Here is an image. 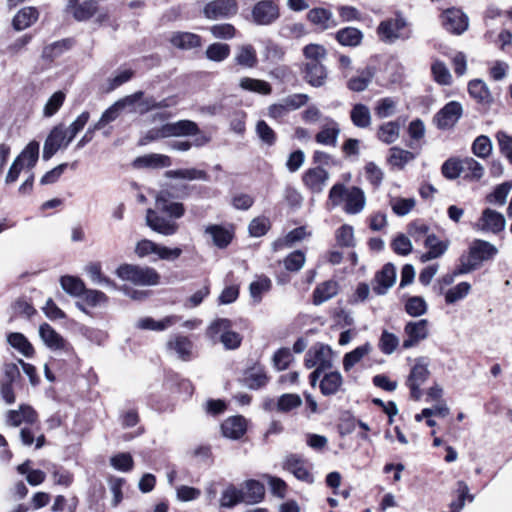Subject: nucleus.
<instances>
[{
	"instance_id": "obj_1",
	"label": "nucleus",
	"mask_w": 512,
	"mask_h": 512,
	"mask_svg": "<svg viewBox=\"0 0 512 512\" xmlns=\"http://www.w3.org/2000/svg\"><path fill=\"white\" fill-rule=\"evenodd\" d=\"M328 198L333 206H339L344 202V211L350 215L359 214L366 205V196L361 188H347L342 183H336L331 187Z\"/></svg>"
},
{
	"instance_id": "obj_2",
	"label": "nucleus",
	"mask_w": 512,
	"mask_h": 512,
	"mask_svg": "<svg viewBox=\"0 0 512 512\" xmlns=\"http://www.w3.org/2000/svg\"><path fill=\"white\" fill-rule=\"evenodd\" d=\"M498 254L495 245L482 239H475L469 246L468 252L459 257L462 269L458 272L471 273L482 266L483 262L492 260Z\"/></svg>"
},
{
	"instance_id": "obj_3",
	"label": "nucleus",
	"mask_w": 512,
	"mask_h": 512,
	"mask_svg": "<svg viewBox=\"0 0 512 512\" xmlns=\"http://www.w3.org/2000/svg\"><path fill=\"white\" fill-rule=\"evenodd\" d=\"M377 35L386 44H393L398 40H409L413 31L404 15L397 11L394 17L381 21L377 27Z\"/></svg>"
},
{
	"instance_id": "obj_4",
	"label": "nucleus",
	"mask_w": 512,
	"mask_h": 512,
	"mask_svg": "<svg viewBox=\"0 0 512 512\" xmlns=\"http://www.w3.org/2000/svg\"><path fill=\"white\" fill-rule=\"evenodd\" d=\"M116 275L136 285H156L159 282V274L154 268L140 267L132 264H122L116 269Z\"/></svg>"
},
{
	"instance_id": "obj_5",
	"label": "nucleus",
	"mask_w": 512,
	"mask_h": 512,
	"mask_svg": "<svg viewBox=\"0 0 512 512\" xmlns=\"http://www.w3.org/2000/svg\"><path fill=\"white\" fill-rule=\"evenodd\" d=\"M280 16L279 0H260L251 9L252 22L258 26H270Z\"/></svg>"
},
{
	"instance_id": "obj_6",
	"label": "nucleus",
	"mask_w": 512,
	"mask_h": 512,
	"mask_svg": "<svg viewBox=\"0 0 512 512\" xmlns=\"http://www.w3.org/2000/svg\"><path fill=\"white\" fill-rule=\"evenodd\" d=\"M429 375L428 363L424 358H418L406 381V385L410 389V397L413 400L418 401L422 397L420 387L427 381Z\"/></svg>"
},
{
	"instance_id": "obj_7",
	"label": "nucleus",
	"mask_w": 512,
	"mask_h": 512,
	"mask_svg": "<svg viewBox=\"0 0 512 512\" xmlns=\"http://www.w3.org/2000/svg\"><path fill=\"white\" fill-rule=\"evenodd\" d=\"M239 6L236 0H212L203 8V15L209 20L229 19L235 16Z\"/></svg>"
},
{
	"instance_id": "obj_8",
	"label": "nucleus",
	"mask_w": 512,
	"mask_h": 512,
	"mask_svg": "<svg viewBox=\"0 0 512 512\" xmlns=\"http://www.w3.org/2000/svg\"><path fill=\"white\" fill-rule=\"evenodd\" d=\"M440 18L444 29L455 35L463 34L469 27L468 16L459 8L444 10Z\"/></svg>"
},
{
	"instance_id": "obj_9",
	"label": "nucleus",
	"mask_w": 512,
	"mask_h": 512,
	"mask_svg": "<svg viewBox=\"0 0 512 512\" xmlns=\"http://www.w3.org/2000/svg\"><path fill=\"white\" fill-rule=\"evenodd\" d=\"M146 225L154 232L163 236H172L179 230V225L172 219L165 218L154 209L146 211Z\"/></svg>"
},
{
	"instance_id": "obj_10",
	"label": "nucleus",
	"mask_w": 512,
	"mask_h": 512,
	"mask_svg": "<svg viewBox=\"0 0 512 512\" xmlns=\"http://www.w3.org/2000/svg\"><path fill=\"white\" fill-rule=\"evenodd\" d=\"M462 114V105L457 101H450L436 113L434 121L439 129H450L455 126Z\"/></svg>"
},
{
	"instance_id": "obj_11",
	"label": "nucleus",
	"mask_w": 512,
	"mask_h": 512,
	"mask_svg": "<svg viewBox=\"0 0 512 512\" xmlns=\"http://www.w3.org/2000/svg\"><path fill=\"white\" fill-rule=\"evenodd\" d=\"M67 138V131L64 124H59L53 127L43 145V160L47 161L51 159L59 149L66 148L67 146H65V142Z\"/></svg>"
},
{
	"instance_id": "obj_12",
	"label": "nucleus",
	"mask_w": 512,
	"mask_h": 512,
	"mask_svg": "<svg viewBox=\"0 0 512 512\" xmlns=\"http://www.w3.org/2000/svg\"><path fill=\"white\" fill-rule=\"evenodd\" d=\"M404 333L407 338L403 341L402 346L404 349H409L428 337V320L408 322L404 327Z\"/></svg>"
},
{
	"instance_id": "obj_13",
	"label": "nucleus",
	"mask_w": 512,
	"mask_h": 512,
	"mask_svg": "<svg viewBox=\"0 0 512 512\" xmlns=\"http://www.w3.org/2000/svg\"><path fill=\"white\" fill-rule=\"evenodd\" d=\"M37 421V412L26 404L20 405L17 410H9L6 414V424L12 427H20L22 424L34 425Z\"/></svg>"
},
{
	"instance_id": "obj_14",
	"label": "nucleus",
	"mask_w": 512,
	"mask_h": 512,
	"mask_svg": "<svg viewBox=\"0 0 512 512\" xmlns=\"http://www.w3.org/2000/svg\"><path fill=\"white\" fill-rule=\"evenodd\" d=\"M329 173L321 166H316L313 168H309L302 176V181L304 185L312 192V193H321L323 192L328 180Z\"/></svg>"
},
{
	"instance_id": "obj_15",
	"label": "nucleus",
	"mask_w": 512,
	"mask_h": 512,
	"mask_svg": "<svg viewBox=\"0 0 512 512\" xmlns=\"http://www.w3.org/2000/svg\"><path fill=\"white\" fill-rule=\"evenodd\" d=\"M396 281V268L392 263H386L375 274L373 291L377 295H385Z\"/></svg>"
},
{
	"instance_id": "obj_16",
	"label": "nucleus",
	"mask_w": 512,
	"mask_h": 512,
	"mask_svg": "<svg viewBox=\"0 0 512 512\" xmlns=\"http://www.w3.org/2000/svg\"><path fill=\"white\" fill-rule=\"evenodd\" d=\"M283 469L292 473L298 480L313 483L314 477L305 466V460L297 454H289L283 462Z\"/></svg>"
},
{
	"instance_id": "obj_17",
	"label": "nucleus",
	"mask_w": 512,
	"mask_h": 512,
	"mask_svg": "<svg viewBox=\"0 0 512 512\" xmlns=\"http://www.w3.org/2000/svg\"><path fill=\"white\" fill-rule=\"evenodd\" d=\"M164 134L168 137L200 136L201 131L196 122L191 120H179L164 124Z\"/></svg>"
},
{
	"instance_id": "obj_18",
	"label": "nucleus",
	"mask_w": 512,
	"mask_h": 512,
	"mask_svg": "<svg viewBox=\"0 0 512 512\" xmlns=\"http://www.w3.org/2000/svg\"><path fill=\"white\" fill-rule=\"evenodd\" d=\"M156 209L167 214L170 219H180L185 214V207L180 202H173L169 199L168 192H160L155 199Z\"/></svg>"
},
{
	"instance_id": "obj_19",
	"label": "nucleus",
	"mask_w": 512,
	"mask_h": 512,
	"mask_svg": "<svg viewBox=\"0 0 512 512\" xmlns=\"http://www.w3.org/2000/svg\"><path fill=\"white\" fill-rule=\"evenodd\" d=\"M376 72V67L372 65L358 69L357 74L347 81V88L353 92L365 91L375 77Z\"/></svg>"
},
{
	"instance_id": "obj_20",
	"label": "nucleus",
	"mask_w": 512,
	"mask_h": 512,
	"mask_svg": "<svg viewBox=\"0 0 512 512\" xmlns=\"http://www.w3.org/2000/svg\"><path fill=\"white\" fill-rule=\"evenodd\" d=\"M304 79L313 87H322L327 80L328 72L322 62H306L304 64Z\"/></svg>"
},
{
	"instance_id": "obj_21",
	"label": "nucleus",
	"mask_w": 512,
	"mask_h": 512,
	"mask_svg": "<svg viewBox=\"0 0 512 512\" xmlns=\"http://www.w3.org/2000/svg\"><path fill=\"white\" fill-rule=\"evenodd\" d=\"M307 19L321 30H329L338 26L333 13L325 8L316 7L307 13Z\"/></svg>"
},
{
	"instance_id": "obj_22",
	"label": "nucleus",
	"mask_w": 512,
	"mask_h": 512,
	"mask_svg": "<svg viewBox=\"0 0 512 512\" xmlns=\"http://www.w3.org/2000/svg\"><path fill=\"white\" fill-rule=\"evenodd\" d=\"M334 38L341 46L356 48L362 44L364 34L356 27L347 26L339 29Z\"/></svg>"
},
{
	"instance_id": "obj_23",
	"label": "nucleus",
	"mask_w": 512,
	"mask_h": 512,
	"mask_svg": "<svg viewBox=\"0 0 512 512\" xmlns=\"http://www.w3.org/2000/svg\"><path fill=\"white\" fill-rule=\"evenodd\" d=\"M481 229L483 231H490L497 234L505 229L506 220L505 217L490 208L485 209L481 216Z\"/></svg>"
},
{
	"instance_id": "obj_24",
	"label": "nucleus",
	"mask_w": 512,
	"mask_h": 512,
	"mask_svg": "<svg viewBox=\"0 0 512 512\" xmlns=\"http://www.w3.org/2000/svg\"><path fill=\"white\" fill-rule=\"evenodd\" d=\"M221 431L224 437L237 440L246 432V420L242 416H233L221 424Z\"/></svg>"
},
{
	"instance_id": "obj_25",
	"label": "nucleus",
	"mask_w": 512,
	"mask_h": 512,
	"mask_svg": "<svg viewBox=\"0 0 512 512\" xmlns=\"http://www.w3.org/2000/svg\"><path fill=\"white\" fill-rule=\"evenodd\" d=\"M343 386V377L339 371L324 373L320 380L319 388L324 396L337 394Z\"/></svg>"
},
{
	"instance_id": "obj_26",
	"label": "nucleus",
	"mask_w": 512,
	"mask_h": 512,
	"mask_svg": "<svg viewBox=\"0 0 512 512\" xmlns=\"http://www.w3.org/2000/svg\"><path fill=\"white\" fill-rule=\"evenodd\" d=\"M170 43L181 50H191L202 45V39L198 34L191 32H174L170 37Z\"/></svg>"
},
{
	"instance_id": "obj_27",
	"label": "nucleus",
	"mask_w": 512,
	"mask_h": 512,
	"mask_svg": "<svg viewBox=\"0 0 512 512\" xmlns=\"http://www.w3.org/2000/svg\"><path fill=\"white\" fill-rule=\"evenodd\" d=\"M469 95L479 104L491 105L493 102L492 94L481 79H473L468 83Z\"/></svg>"
},
{
	"instance_id": "obj_28",
	"label": "nucleus",
	"mask_w": 512,
	"mask_h": 512,
	"mask_svg": "<svg viewBox=\"0 0 512 512\" xmlns=\"http://www.w3.org/2000/svg\"><path fill=\"white\" fill-rule=\"evenodd\" d=\"M265 496L264 485L254 479H250L243 484V498L246 504H257L260 503Z\"/></svg>"
},
{
	"instance_id": "obj_29",
	"label": "nucleus",
	"mask_w": 512,
	"mask_h": 512,
	"mask_svg": "<svg viewBox=\"0 0 512 512\" xmlns=\"http://www.w3.org/2000/svg\"><path fill=\"white\" fill-rule=\"evenodd\" d=\"M269 378L263 367H253L245 371L243 385L251 390L260 389L268 383Z\"/></svg>"
},
{
	"instance_id": "obj_30",
	"label": "nucleus",
	"mask_w": 512,
	"mask_h": 512,
	"mask_svg": "<svg viewBox=\"0 0 512 512\" xmlns=\"http://www.w3.org/2000/svg\"><path fill=\"white\" fill-rule=\"evenodd\" d=\"M339 134L340 128L338 123L333 119H329L328 124L324 125L316 134L315 140L321 145L335 147L337 145Z\"/></svg>"
},
{
	"instance_id": "obj_31",
	"label": "nucleus",
	"mask_w": 512,
	"mask_h": 512,
	"mask_svg": "<svg viewBox=\"0 0 512 512\" xmlns=\"http://www.w3.org/2000/svg\"><path fill=\"white\" fill-rule=\"evenodd\" d=\"M38 17L39 12L35 7H24L14 16L12 26L17 31L24 30L35 23Z\"/></svg>"
},
{
	"instance_id": "obj_32",
	"label": "nucleus",
	"mask_w": 512,
	"mask_h": 512,
	"mask_svg": "<svg viewBox=\"0 0 512 512\" xmlns=\"http://www.w3.org/2000/svg\"><path fill=\"white\" fill-rule=\"evenodd\" d=\"M39 335L43 342L51 349L61 350L66 346V341L49 324L43 323L39 327Z\"/></svg>"
},
{
	"instance_id": "obj_33",
	"label": "nucleus",
	"mask_w": 512,
	"mask_h": 512,
	"mask_svg": "<svg viewBox=\"0 0 512 512\" xmlns=\"http://www.w3.org/2000/svg\"><path fill=\"white\" fill-rule=\"evenodd\" d=\"M338 293V283L334 280L325 281L314 289L313 303L320 305L333 298Z\"/></svg>"
},
{
	"instance_id": "obj_34",
	"label": "nucleus",
	"mask_w": 512,
	"mask_h": 512,
	"mask_svg": "<svg viewBox=\"0 0 512 512\" xmlns=\"http://www.w3.org/2000/svg\"><path fill=\"white\" fill-rule=\"evenodd\" d=\"M400 128L401 123L399 120L385 122L379 126L377 138L385 144H392L399 138Z\"/></svg>"
},
{
	"instance_id": "obj_35",
	"label": "nucleus",
	"mask_w": 512,
	"mask_h": 512,
	"mask_svg": "<svg viewBox=\"0 0 512 512\" xmlns=\"http://www.w3.org/2000/svg\"><path fill=\"white\" fill-rule=\"evenodd\" d=\"M234 61L237 65L244 68H254L258 63L255 48L251 44L238 47Z\"/></svg>"
},
{
	"instance_id": "obj_36",
	"label": "nucleus",
	"mask_w": 512,
	"mask_h": 512,
	"mask_svg": "<svg viewBox=\"0 0 512 512\" xmlns=\"http://www.w3.org/2000/svg\"><path fill=\"white\" fill-rule=\"evenodd\" d=\"M350 119L355 127L368 128L372 120L370 109L365 104L357 103L350 111Z\"/></svg>"
},
{
	"instance_id": "obj_37",
	"label": "nucleus",
	"mask_w": 512,
	"mask_h": 512,
	"mask_svg": "<svg viewBox=\"0 0 512 512\" xmlns=\"http://www.w3.org/2000/svg\"><path fill=\"white\" fill-rule=\"evenodd\" d=\"M205 233L211 236L214 245L220 249L226 248L233 238L231 232L220 225L207 226Z\"/></svg>"
},
{
	"instance_id": "obj_38",
	"label": "nucleus",
	"mask_w": 512,
	"mask_h": 512,
	"mask_svg": "<svg viewBox=\"0 0 512 512\" xmlns=\"http://www.w3.org/2000/svg\"><path fill=\"white\" fill-rule=\"evenodd\" d=\"M372 350V346L369 342L356 347L354 350L346 353L343 357V369L344 371H350L362 358L368 355Z\"/></svg>"
},
{
	"instance_id": "obj_39",
	"label": "nucleus",
	"mask_w": 512,
	"mask_h": 512,
	"mask_svg": "<svg viewBox=\"0 0 512 512\" xmlns=\"http://www.w3.org/2000/svg\"><path fill=\"white\" fill-rule=\"evenodd\" d=\"M240 503H244L243 489H238L235 485L229 484L221 494L220 506L233 508Z\"/></svg>"
},
{
	"instance_id": "obj_40",
	"label": "nucleus",
	"mask_w": 512,
	"mask_h": 512,
	"mask_svg": "<svg viewBox=\"0 0 512 512\" xmlns=\"http://www.w3.org/2000/svg\"><path fill=\"white\" fill-rule=\"evenodd\" d=\"M165 176L170 179L203 180V181L209 180V175L207 174L206 171L196 169V168L168 170L165 172Z\"/></svg>"
},
{
	"instance_id": "obj_41",
	"label": "nucleus",
	"mask_w": 512,
	"mask_h": 512,
	"mask_svg": "<svg viewBox=\"0 0 512 512\" xmlns=\"http://www.w3.org/2000/svg\"><path fill=\"white\" fill-rule=\"evenodd\" d=\"M464 178L470 181H478L484 175V167L472 157L461 159Z\"/></svg>"
},
{
	"instance_id": "obj_42",
	"label": "nucleus",
	"mask_w": 512,
	"mask_h": 512,
	"mask_svg": "<svg viewBox=\"0 0 512 512\" xmlns=\"http://www.w3.org/2000/svg\"><path fill=\"white\" fill-rule=\"evenodd\" d=\"M389 152L388 163L398 169H403L406 164L413 161L416 157L414 153L397 146L390 148Z\"/></svg>"
},
{
	"instance_id": "obj_43",
	"label": "nucleus",
	"mask_w": 512,
	"mask_h": 512,
	"mask_svg": "<svg viewBox=\"0 0 512 512\" xmlns=\"http://www.w3.org/2000/svg\"><path fill=\"white\" fill-rule=\"evenodd\" d=\"M135 166L147 167V168H161L168 167L171 165V160L168 156L162 154H149L138 157L135 162Z\"/></svg>"
},
{
	"instance_id": "obj_44",
	"label": "nucleus",
	"mask_w": 512,
	"mask_h": 512,
	"mask_svg": "<svg viewBox=\"0 0 512 512\" xmlns=\"http://www.w3.org/2000/svg\"><path fill=\"white\" fill-rule=\"evenodd\" d=\"M330 354L331 349L329 346L323 344L314 346L307 351L304 359V365L308 369L316 367L325 356H329Z\"/></svg>"
},
{
	"instance_id": "obj_45",
	"label": "nucleus",
	"mask_w": 512,
	"mask_h": 512,
	"mask_svg": "<svg viewBox=\"0 0 512 512\" xmlns=\"http://www.w3.org/2000/svg\"><path fill=\"white\" fill-rule=\"evenodd\" d=\"M239 86L243 90L259 93L262 95H269L272 92V87L267 81L250 77L241 78Z\"/></svg>"
},
{
	"instance_id": "obj_46",
	"label": "nucleus",
	"mask_w": 512,
	"mask_h": 512,
	"mask_svg": "<svg viewBox=\"0 0 512 512\" xmlns=\"http://www.w3.org/2000/svg\"><path fill=\"white\" fill-rule=\"evenodd\" d=\"M7 342L25 357H31L34 354L33 346L22 333L12 332L8 334Z\"/></svg>"
},
{
	"instance_id": "obj_47",
	"label": "nucleus",
	"mask_w": 512,
	"mask_h": 512,
	"mask_svg": "<svg viewBox=\"0 0 512 512\" xmlns=\"http://www.w3.org/2000/svg\"><path fill=\"white\" fill-rule=\"evenodd\" d=\"M176 317L168 316L163 320L156 321L151 317L140 319L136 327L142 330L163 331L175 323Z\"/></svg>"
},
{
	"instance_id": "obj_48",
	"label": "nucleus",
	"mask_w": 512,
	"mask_h": 512,
	"mask_svg": "<svg viewBox=\"0 0 512 512\" xmlns=\"http://www.w3.org/2000/svg\"><path fill=\"white\" fill-rule=\"evenodd\" d=\"M169 349L174 350L178 357L184 361L190 359L192 342L185 336H176L167 343Z\"/></svg>"
},
{
	"instance_id": "obj_49",
	"label": "nucleus",
	"mask_w": 512,
	"mask_h": 512,
	"mask_svg": "<svg viewBox=\"0 0 512 512\" xmlns=\"http://www.w3.org/2000/svg\"><path fill=\"white\" fill-rule=\"evenodd\" d=\"M72 46L71 39H63L56 41L50 45L44 47L42 51V58L45 60L53 61L59 57L62 53L69 50Z\"/></svg>"
},
{
	"instance_id": "obj_50",
	"label": "nucleus",
	"mask_w": 512,
	"mask_h": 512,
	"mask_svg": "<svg viewBox=\"0 0 512 512\" xmlns=\"http://www.w3.org/2000/svg\"><path fill=\"white\" fill-rule=\"evenodd\" d=\"M60 284L62 289L71 296L80 297L85 291L84 282L75 276H62L60 278Z\"/></svg>"
},
{
	"instance_id": "obj_51",
	"label": "nucleus",
	"mask_w": 512,
	"mask_h": 512,
	"mask_svg": "<svg viewBox=\"0 0 512 512\" xmlns=\"http://www.w3.org/2000/svg\"><path fill=\"white\" fill-rule=\"evenodd\" d=\"M271 287V280L266 276H260L257 280L250 283V296L255 303H260L262 300V295L270 291Z\"/></svg>"
},
{
	"instance_id": "obj_52",
	"label": "nucleus",
	"mask_w": 512,
	"mask_h": 512,
	"mask_svg": "<svg viewBox=\"0 0 512 512\" xmlns=\"http://www.w3.org/2000/svg\"><path fill=\"white\" fill-rule=\"evenodd\" d=\"M85 271L94 284L104 285L112 288L116 287L115 283L111 279L103 276L101 272V264L99 262H92L88 264L85 268Z\"/></svg>"
},
{
	"instance_id": "obj_53",
	"label": "nucleus",
	"mask_w": 512,
	"mask_h": 512,
	"mask_svg": "<svg viewBox=\"0 0 512 512\" xmlns=\"http://www.w3.org/2000/svg\"><path fill=\"white\" fill-rule=\"evenodd\" d=\"M456 492L458 498L450 503L451 512H460L465 506V500L470 502L474 500V496L469 494V487L466 482L460 480L457 482Z\"/></svg>"
},
{
	"instance_id": "obj_54",
	"label": "nucleus",
	"mask_w": 512,
	"mask_h": 512,
	"mask_svg": "<svg viewBox=\"0 0 512 512\" xmlns=\"http://www.w3.org/2000/svg\"><path fill=\"white\" fill-rule=\"evenodd\" d=\"M206 57L214 62H222L230 55V46L226 43L216 42L206 49Z\"/></svg>"
},
{
	"instance_id": "obj_55",
	"label": "nucleus",
	"mask_w": 512,
	"mask_h": 512,
	"mask_svg": "<svg viewBox=\"0 0 512 512\" xmlns=\"http://www.w3.org/2000/svg\"><path fill=\"white\" fill-rule=\"evenodd\" d=\"M302 405V399L298 394H282L276 403V409L279 412H290Z\"/></svg>"
},
{
	"instance_id": "obj_56",
	"label": "nucleus",
	"mask_w": 512,
	"mask_h": 512,
	"mask_svg": "<svg viewBox=\"0 0 512 512\" xmlns=\"http://www.w3.org/2000/svg\"><path fill=\"white\" fill-rule=\"evenodd\" d=\"M28 168H33L39 157V143L31 141L23 151L17 156Z\"/></svg>"
},
{
	"instance_id": "obj_57",
	"label": "nucleus",
	"mask_w": 512,
	"mask_h": 512,
	"mask_svg": "<svg viewBox=\"0 0 512 512\" xmlns=\"http://www.w3.org/2000/svg\"><path fill=\"white\" fill-rule=\"evenodd\" d=\"M66 95L63 91L59 90L52 94L43 108V115L45 117H52L62 107Z\"/></svg>"
},
{
	"instance_id": "obj_58",
	"label": "nucleus",
	"mask_w": 512,
	"mask_h": 512,
	"mask_svg": "<svg viewBox=\"0 0 512 512\" xmlns=\"http://www.w3.org/2000/svg\"><path fill=\"white\" fill-rule=\"evenodd\" d=\"M405 311L412 317H419L427 312V304L424 298L412 296L405 303Z\"/></svg>"
},
{
	"instance_id": "obj_59",
	"label": "nucleus",
	"mask_w": 512,
	"mask_h": 512,
	"mask_svg": "<svg viewBox=\"0 0 512 512\" xmlns=\"http://www.w3.org/2000/svg\"><path fill=\"white\" fill-rule=\"evenodd\" d=\"M470 290L471 285L468 282H460L445 293V301L447 304H453L465 298L469 294Z\"/></svg>"
},
{
	"instance_id": "obj_60",
	"label": "nucleus",
	"mask_w": 512,
	"mask_h": 512,
	"mask_svg": "<svg viewBox=\"0 0 512 512\" xmlns=\"http://www.w3.org/2000/svg\"><path fill=\"white\" fill-rule=\"evenodd\" d=\"M293 359L294 357L290 349L287 347H282L274 353L272 357V363L277 371H282L288 368Z\"/></svg>"
},
{
	"instance_id": "obj_61",
	"label": "nucleus",
	"mask_w": 512,
	"mask_h": 512,
	"mask_svg": "<svg viewBox=\"0 0 512 512\" xmlns=\"http://www.w3.org/2000/svg\"><path fill=\"white\" fill-rule=\"evenodd\" d=\"M255 130L257 136L264 144L273 146L276 143L277 136L275 131L264 120H259L256 123Z\"/></svg>"
},
{
	"instance_id": "obj_62",
	"label": "nucleus",
	"mask_w": 512,
	"mask_h": 512,
	"mask_svg": "<svg viewBox=\"0 0 512 512\" xmlns=\"http://www.w3.org/2000/svg\"><path fill=\"white\" fill-rule=\"evenodd\" d=\"M430 226L426 224L423 220H414L407 226V233L410 237H412L416 242L421 239H425L427 235H431Z\"/></svg>"
},
{
	"instance_id": "obj_63",
	"label": "nucleus",
	"mask_w": 512,
	"mask_h": 512,
	"mask_svg": "<svg viewBox=\"0 0 512 512\" xmlns=\"http://www.w3.org/2000/svg\"><path fill=\"white\" fill-rule=\"evenodd\" d=\"M396 104L397 102L391 97L378 100L375 107L376 116L380 119L391 117L396 112Z\"/></svg>"
},
{
	"instance_id": "obj_64",
	"label": "nucleus",
	"mask_w": 512,
	"mask_h": 512,
	"mask_svg": "<svg viewBox=\"0 0 512 512\" xmlns=\"http://www.w3.org/2000/svg\"><path fill=\"white\" fill-rule=\"evenodd\" d=\"M441 172H442V175L449 180H454V179L458 178L462 174L461 159H458V158L447 159L442 164Z\"/></svg>"
}]
</instances>
